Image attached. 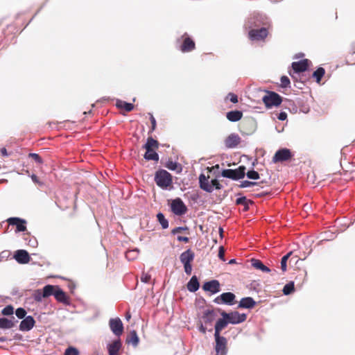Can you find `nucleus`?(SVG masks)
Instances as JSON below:
<instances>
[{
	"label": "nucleus",
	"mask_w": 355,
	"mask_h": 355,
	"mask_svg": "<svg viewBox=\"0 0 355 355\" xmlns=\"http://www.w3.org/2000/svg\"><path fill=\"white\" fill-rule=\"evenodd\" d=\"M157 219L163 229H166L168 227V221L165 218L163 213L159 212L157 214Z\"/></svg>",
	"instance_id": "nucleus-37"
},
{
	"label": "nucleus",
	"mask_w": 355,
	"mask_h": 355,
	"mask_svg": "<svg viewBox=\"0 0 355 355\" xmlns=\"http://www.w3.org/2000/svg\"><path fill=\"white\" fill-rule=\"evenodd\" d=\"M214 318H215L214 311L213 310H209V309L205 310L203 312V314L202 316V319L203 320V322L206 324H211L213 322V320H214Z\"/></svg>",
	"instance_id": "nucleus-30"
},
{
	"label": "nucleus",
	"mask_w": 355,
	"mask_h": 355,
	"mask_svg": "<svg viewBox=\"0 0 355 355\" xmlns=\"http://www.w3.org/2000/svg\"><path fill=\"white\" fill-rule=\"evenodd\" d=\"M64 355H79V351L73 347H69L64 352Z\"/></svg>",
	"instance_id": "nucleus-45"
},
{
	"label": "nucleus",
	"mask_w": 355,
	"mask_h": 355,
	"mask_svg": "<svg viewBox=\"0 0 355 355\" xmlns=\"http://www.w3.org/2000/svg\"><path fill=\"white\" fill-rule=\"evenodd\" d=\"M351 51L352 54L355 53V42L352 44Z\"/></svg>",
	"instance_id": "nucleus-64"
},
{
	"label": "nucleus",
	"mask_w": 355,
	"mask_h": 355,
	"mask_svg": "<svg viewBox=\"0 0 355 355\" xmlns=\"http://www.w3.org/2000/svg\"><path fill=\"white\" fill-rule=\"evenodd\" d=\"M187 288L188 291L191 293H195L199 289L200 283L198 277L196 275L191 277V278L187 284Z\"/></svg>",
	"instance_id": "nucleus-25"
},
{
	"label": "nucleus",
	"mask_w": 355,
	"mask_h": 355,
	"mask_svg": "<svg viewBox=\"0 0 355 355\" xmlns=\"http://www.w3.org/2000/svg\"><path fill=\"white\" fill-rule=\"evenodd\" d=\"M35 324V320L32 315H27L20 322L19 329L21 331H29Z\"/></svg>",
	"instance_id": "nucleus-15"
},
{
	"label": "nucleus",
	"mask_w": 355,
	"mask_h": 355,
	"mask_svg": "<svg viewBox=\"0 0 355 355\" xmlns=\"http://www.w3.org/2000/svg\"><path fill=\"white\" fill-rule=\"evenodd\" d=\"M29 157H32L37 164L43 163L42 157L37 153H31L29 154Z\"/></svg>",
	"instance_id": "nucleus-48"
},
{
	"label": "nucleus",
	"mask_w": 355,
	"mask_h": 355,
	"mask_svg": "<svg viewBox=\"0 0 355 355\" xmlns=\"http://www.w3.org/2000/svg\"><path fill=\"white\" fill-rule=\"evenodd\" d=\"M149 115H150V121L151 125H156L157 122H156L155 118L153 116V115L151 113H149Z\"/></svg>",
	"instance_id": "nucleus-61"
},
{
	"label": "nucleus",
	"mask_w": 355,
	"mask_h": 355,
	"mask_svg": "<svg viewBox=\"0 0 355 355\" xmlns=\"http://www.w3.org/2000/svg\"><path fill=\"white\" fill-rule=\"evenodd\" d=\"M155 182L162 189H166L172 182V175L164 169H159L155 174Z\"/></svg>",
	"instance_id": "nucleus-1"
},
{
	"label": "nucleus",
	"mask_w": 355,
	"mask_h": 355,
	"mask_svg": "<svg viewBox=\"0 0 355 355\" xmlns=\"http://www.w3.org/2000/svg\"><path fill=\"white\" fill-rule=\"evenodd\" d=\"M236 295L232 292H225L220 294L214 300L217 304H226L232 306L235 304Z\"/></svg>",
	"instance_id": "nucleus-6"
},
{
	"label": "nucleus",
	"mask_w": 355,
	"mask_h": 355,
	"mask_svg": "<svg viewBox=\"0 0 355 355\" xmlns=\"http://www.w3.org/2000/svg\"><path fill=\"white\" fill-rule=\"evenodd\" d=\"M177 240L178 241H182V242L187 243L189 241V238L187 236H178Z\"/></svg>",
	"instance_id": "nucleus-58"
},
{
	"label": "nucleus",
	"mask_w": 355,
	"mask_h": 355,
	"mask_svg": "<svg viewBox=\"0 0 355 355\" xmlns=\"http://www.w3.org/2000/svg\"><path fill=\"white\" fill-rule=\"evenodd\" d=\"M202 288L205 291H209L211 294H215L220 291V283L216 279L205 282L202 285Z\"/></svg>",
	"instance_id": "nucleus-18"
},
{
	"label": "nucleus",
	"mask_w": 355,
	"mask_h": 355,
	"mask_svg": "<svg viewBox=\"0 0 355 355\" xmlns=\"http://www.w3.org/2000/svg\"><path fill=\"white\" fill-rule=\"evenodd\" d=\"M210 184L213 187V189L220 190L223 188L222 184L219 182L217 178H214L210 181Z\"/></svg>",
	"instance_id": "nucleus-47"
},
{
	"label": "nucleus",
	"mask_w": 355,
	"mask_h": 355,
	"mask_svg": "<svg viewBox=\"0 0 355 355\" xmlns=\"http://www.w3.org/2000/svg\"><path fill=\"white\" fill-rule=\"evenodd\" d=\"M171 209L176 216H182L187 211V207L180 198H176L171 201Z\"/></svg>",
	"instance_id": "nucleus-5"
},
{
	"label": "nucleus",
	"mask_w": 355,
	"mask_h": 355,
	"mask_svg": "<svg viewBox=\"0 0 355 355\" xmlns=\"http://www.w3.org/2000/svg\"><path fill=\"white\" fill-rule=\"evenodd\" d=\"M324 73V69L322 67H320L315 71H313L312 76L315 79L317 83H320Z\"/></svg>",
	"instance_id": "nucleus-35"
},
{
	"label": "nucleus",
	"mask_w": 355,
	"mask_h": 355,
	"mask_svg": "<svg viewBox=\"0 0 355 355\" xmlns=\"http://www.w3.org/2000/svg\"><path fill=\"white\" fill-rule=\"evenodd\" d=\"M109 325L111 331L116 336H120L123 334V324L120 318L110 319Z\"/></svg>",
	"instance_id": "nucleus-13"
},
{
	"label": "nucleus",
	"mask_w": 355,
	"mask_h": 355,
	"mask_svg": "<svg viewBox=\"0 0 355 355\" xmlns=\"http://www.w3.org/2000/svg\"><path fill=\"white\" fill-rule=\"evenodd\" d=\"M268 32L266 27H262L258 29H252L249 31L248 35L251 40L261 41L268 36Z\"/></svg>",
	"instance_id": "nucleus-11"
},
{
	"label": "nucleus",
	"mask_w": 355,
	"mask_h": 355,
	"mask_svg": "<svg viewBox=\"0 0 355 355\" xmlns=\"http://www.w3.org/2000/svg\"><path fill=\"white\" fill-rule=\"evenodd\" d=\"M194 257V252L189 248L181 253L180 255V260L182 264H189L193 261Z\"/></svg>",
	"instance_id": "nucleus-23"
},
{
	"label": "nucleus",
	"mask_w": 355,
	"mask_h": 355,
	"mask_svg": "<svg viewBox=\"0 0 355 355\" xmlns=\"http://www.w3.org/2000/svg\"><path fill=\"white\" fill-rule=\"evenodd\" d=\"M245 166H239L235 169H223L221 172V176L233 180H239L245 176Z\"/></svg>",
	"instance_id": "nucleus-3"
},
{
	"label": "nucleus",
	"mask_w": 355,
	"mask_h": 355,
	"mask_svg": "<svg viewBox=\"0 0 355 355\" xmlns=\"http://www.w3.org/2000/svg\"><path fill=\"white\" fill-rule=\"evenodd\" d=\"M165 166L171 171H177L178 169V171H180L182 170L180 164L177 162H173L172 160H168L166 163Z\"/></svg>",
	"instance_id": "nucleus-38"
},
{
	"label": "nucleus",
	"mask_w": 355,
	"mask_h": 355,
	"mask_svg": "<svg viewBox=\"0 0 355 355\" xmlns=\"http://www.w3.org/2000/svg\"><path fill=\"white\" fill-rule=\"evenodd\" d=\"M1 154L3 157H8V153L7 152V150L5 148H3L1 149Z\"/></svg>",
	"instance_id": "nucleus-62"
},
{
	"label": "nucleus",
	"mask_w": 355,
	"mask_h": 355,
	"mask_svg": "<svg viewBox=\"0 0 355 355\" xmlns=\"http://www.w3.org/2000/svg\"><path fill=\"white\" fill-rule=\"evenodd\" d=\"M188 230V227L187 226L184 227H177L171 230V234L175 235L182 231Z\"/></svg>",
	"instance_id": "nucleus-51"
},
{
	"label": "nucleus",
	"mask_w": 355,
	"mask_h": 355,
	"mask_svg": "<svg viewBox=\"0 0 355 355\" xmlns=\"http://www.w3.org/2000/svg\"><path fill=\"white\" fill-rule=\"evenodd\" d=\"M252 201L248 200L245 196H241L238 198L236 200V205H242L244 206V211H248L249 209V205L252 204Z\"/></svg>",
	"instance_id": "nucleus-34"
},
{
	"label": "nucleus",
	"mask_w": 355,
	"mask_h": 355,
	"mask_svg": "<svg viewBox=\"0 0 355 355\" xmlns=\"http://www.w3.org/2000/svg\"><path fill=\"white\" fill-rule=\"evenodd\" d=\"M259 184V182H252V181H249V180H243L241 182V184H239V187L240 188H248V187H254V186H257Z\"/></svg>",
	"instance_id": "nucleus-43"
},
{
	"label": "nucleus",
	"mask_w": 355,
	"mask_h": 355,
	"mask_svg": "<svg viewBox=\"0 0 355 355\" xmlns=\"http://www.w3.org/2000/svg\"><path fill=\"white\" fill-rule=\"evenodd\" d=\"M1 313L3 315L10 316L14 313V308L12 305H7L1 310Z\"/></svg>",
	"instance_id": "nucleus-42"
},
{
	"label": "nucleus",
	"mask_w": 355,
	"mask_h": 355,
	"mask_svg": "<svg viewBox=\"0 0 355 355\" xmlns=\"http://www.w3.org/2000/svg\"><path fill=\"white\" fill-rule=\"evenodd\" d=\"M18 321H13L12 320L8 319L7 318H0V329H9L12 328L15 322Z\"/></svg>",
	"instance_id": "nucleus-28"
},
{
	"label": "nucleus",
	"mask_w": 355,
	"mask_h": 355,
	"mask_svg": "<svg viewBox=\"0 0 355 355\" xmlns=\"http://www.w3.org/2000/svg\"><path fill=\"white\" fill-rule=\"evenodd\" d=\"M209 177L205 176L204 173H201L199 175V185L200 188L203 191L211 193L213 191V187L210 184L208 180Z\"/></svg>",
	"instance_id": "nucleus-22"
},
{
	"label": "nucleus",
	"mask_w": 355,
	"mask_h": 355,
	"mask_svg": "<svg viewBox=\"0 0 355 355\" xmlns=\"http://www.w3.org/2000/svg\"><path fill=\"white\" fill-rule=\"evenodd\" d=\"M225 318L230 324H237L245 321L247 315L245 313H240L239 312L234 311L230 313H227L223 311Z\"/></svg>",
	"instance_id": "nucleus-7"
},
{
	"label": "nucleus",
	"mask_w": 355,
	"mask_h": 355,
	"mask_svg": "<svg viewBox=\"0 0 355 355\" xmlns=\"http://www.w3.org/2000/svg\"><path fill=\"white\" fill-rule=\"evenodd\" d=\"M281 87L283 88H286L289 87L291 82L290 79L286 76H282L281 77Z\"/></svg>",
	"instance_id": "nucleus-46"
},
{
	"label": "nucleus",
	"mask_w": 355,
	"mask_h": 355,
	"mask_svg": "<svg viewBox=\"0 0 355 355\" xmlns=\"http://www.w3.org/2000/svg\"><path fill=\"white\" fill-rule=\"evenodd\" d=\"M198 330H199L201 333H202V334H205V333H206V331H207V327H205V326L203 325L202 322H200V326H199V327H198Z\"/></svg>",
	"instance_id": "nucleus-60"
},
{
	"label": "nucleus",
	"mask_w": 355,
	"mask_h": 355,
	"mask_svg": "<svg viewBox=\"0 0 355 355\" xmlns=\"http://www.w3.org/2000/svg\"><path fill=\"white\" fill-rule=\"evenodd\" d=\"M116 107L119 109H123L126 112H131L134 109V105L120 99L116 101Z\"/></svg>",
	"instance_id": "nucleus-29"
},
{
	"label": "nucleus",
	"mask_w": 355,
	"mask_h": 355,
	"mask_svg": "<svg viewBox=\"0 0 355 355\" xmlns=\"http://www.w3.org/2000/svg\"><path fill=\"white\" fill-rule=\"evenodd\" d=\"M122 347V343L120 338L113 340L107 344V349L109 355H119V351Z\"/></svg>",
	"instance_id": "nucleus-20"
},
{
	"label": "nucleus",
	"mask_w": 355,
	"mask_h": 355,
	"mask_svg": "<svg viewBox=\"0 0 355 355\" xmlns=\"http://www.w3.org/2000/svg\"><path fill=\"white\" fill-rule=\"evenodd\" d=\"M51 295H53L55 300L65 305H70V300L67 293L59 286H53L51 289Z\"/></svg>",
	"instance_id": "nucleus-8"
},
{
	"label": "nucleus",
	"mask_w": 355,
	"mask_h": 355,
	"mask_svg": "<svg viewBox=\"0 0 355 355\" xmlns=\"http://www.w3.org/2000/svg\"><path fill=\"white\" fill-rule=\"evenodd\" d=\"M144 158L147 160H153L157 162L159 160V155L157 152L153 150V149H146V153L144 155Z\"/></svg>",
	"instance_id": "nucleus-32"
},
{
	"label": "nucleus",
	"mask_w": 355,
	"mask_h": 355,
	"mask_svg": "<svg viewBox=\"0 0 355 355\" xmlns=\"http://www.w3.org/2000/svg\"><path fill=\"white\" fill-rule=\"evenodd\" d=\"M227 99H229L232 103H238V96L234 93H229L226 97Z\"/></svg>",
	"instance_id": "nucleus-50"
},
{
	"label": "nucleus",
	"mask_w": 355,
	"mask_h": 355,
	"mask_svg": "<svg viewBox=\"0 0 355 355\" xmlns=\"http://www.w3.org/2000/svg\"><path fill=\"white\" fill-rule=\"evenodd\" d=\"M155 128H156V125H151V128L149 130L148 134L152 133L155 130Z\"/></svg>",
	"instance_id": "nucleus-63"
},
{
	"label": "nucleus",
	"mask_w": 355,
	"mask_h": 355,
	"mask_svg": "<svg viewBox=\"0 0 355 355\" xmlns=\"http://www.w3.org/2000/svg\"><path fill=\"white\" fill-rule=\"evenodd\" d=\"M14 259L20 264H26L30 261V255L25 250H17L14 254Z\"/></svg>",
	"instance_id": "nucleus-17"
},
{
	"label": "nucleus",
	"mask_w": 355,
	"mask_h": 355,
	"mask_svg": "<svg viewBox=\"0 0 355 355\" xmlns=\"http://www.w3.org/2000/svg\"><path fill=\"white\" fill-rule=\"evenodd\" d=\"M215 345L214 349L216 354L214 355H227V340L223 336H214Z\"/></svg>",
	"instance_id": "nucleus-4"
},
{
	"label": "nucleus",
	"mask_w": 355,
	"mask_h": 355,
	"mask_svg": "<svg viewBox=\"0 0 355 355\" xmlns=\"http://www.w3.org/2000/svg\"><path fill=\"white\" fill-rule=\"evenodd\" d=\"M266 94L262 97V101L267 108L278 107L282 102V97L275 92L266 91Z\"/></svg>",
	"instance_id": "nucleus-2"
},
{
	"label": "nucleus",
	"mask_w": 355,
	"mask_h": 355,
	"mask_svg": "<svg viewBox=\"0 0 355 355\" xmlns=\"http://www.w3.org/2000/svg\"><path fill=\"white\" fill-rule=\"evenodd\" d=\"M31 178L33 182L38 184H42V182L39 180L37 176L36 175L32 174L31 175Z\"/></svg>",
	"instance_id": "nucleus-57"
},
{
	"label": "nucleus",
	"mask_w": 355,
	"mask_h": 355,
	"mask_svg": "<svg viewBox=\"0 0 355 355\" xmlns=\"http://www.w3.org/2000/svg\"><path fill=\"white\" fill-rule=\"evenodd\" d=\"M9 225L16 226V232H24L26 230V220L19 217H10L7 220Z\"/></svg>",
	"instance_id": "nucleus-14"
},
{
	"label": "nucleus",
	"mask_w": 355,
	"mask_h": 355,
	"mask_svg": "<svg viewBox=\"0 0 355 355\" xmlns=\"http://www.w3.org/2000/svg\"><path fill=\"white\" fill-rule=\"evenodd\" d=\"M250 263L252 267L254 268L259 270L263 272H270V269L265 266L261 261L259 259H257L254 258H252L250 259Z\"/></svg>",
	"instance_id": "nucleus-27"
},
{
	"label": "nucleus",
	"mask_w": 355,
	"mask_h": 355,
	"mask_svg": "<svg viewBox=\"0 0 355 355\" xmlns=\"http://www.w3.org/2000/svg\"><path fill=\"white\" fill-rule=\"evenodd\" d=\"M257 304V302L251 297H245L241 298L240 300L238 307L241 309H252Z\"/></svg>",
	"instance_id": "nucleus-24"
},
{
	"label": "nucleus",
	"mask_w": 355,
	"mask_h": 355,
	"mask_svg": "<svg viewBox=\"0 0 355 355\" xmlns=\"http://www.w3.org/2000/svg\"><path fill=\"white\" fill-rule=\"evenodd\" d=\"M243 112L240 110H231L226 113L227 119L231 122H237L241 119Z\"/></svg>",
	"instance_id": "nucleus-26"
},
{
	"label": "nucleus",
	"mask_w": 355,
	"mask_h": 355,
	"mask_svg": "<svg viewBox=\"0 0 355 355\" xmlns=\"http://www.w3.org/2000/svg\"><path fill=\"white\" fill-rule=\"evenodd\" d=\"M151 278V276L147 273H143L141 277V281L144 283H148Z\"/></svg>",
	"instance_id": "nucleus-54"
},
{
	"label": "nucleus",
	"mask_w": 355,
	"mask_h": 355,
	"mask_svg": "<svg viewBox=\"0 0 355 355\" xmlns=\"http://www.w3.org/2000/svg\"><path fill=\"white\" fill-rule=\"evenodd\" d=\"M277 119L279 121H284L287 119V113L286 112L282 111L277 115Z\"/></svg>",
	"instance_id": "nucleus-56"
},
{
	"label": "nucleus",
	"mask_w": 355,
	"mask_h": 355,
	"mask_svg": "<svg viewBox=\"0 0 355 355\" xmlns=\"http://www.w3.org/2000/svg\"><path fill=\"white\" fill-rule=\"evenodd\" d=\"M241 141V138L239 135L232 133L225 139V145L227 148H234Z\"/></svg>",
	"instance_id": "nucleus-16"
},
{
	"label": "nucleus",
	"mask_w": 355,
	"mask_h": 355,
	"mask_svg": "<svg viewBox=\"0 0 355 355\" xmlns=\"http://www.w3.org/2000/svg\"><path fill=\"white\" fill-rule=\"evenodd\" d=\"M138 252H139V250L137 248L134 249V250H128L125 253V257L128 260H133L137 256Z\"/></svg>",
	"instance_id": "nucleus-44"
},
{
	"label": "nucleus",
	"mask_w": 355,
	"mask_h": 355,
	"mask_svg": "<svg viewBox=\"0 0 355 355\" xmlns=\"http://www.w3.org/2000/svg\"><path fill=\"white\" fill-rule=\"evenodd\" d=\"M310 61L308 59H304L300 61L293 62L292 63V68L295 73L304 72L309 68Z\"/></svg>",
	"instance_id": "nucleus-19"
},
{
	"label": "nucleus",
	"mask_w": 355,
	"mask_h": 355,
	"mask_svg": "<svg viewBox=\"0 0 355 355\" xmlns=\"http://www.w3.org/2000/svg\"><path fill=\"white\" fill-rule=\"evenodd\" d=\"M14 313H15V315L17 316V318H18L19 319H24L25 317H26V311L22 308V307H19V308H17L15 311H14Z\"/></svg>",
	"instance_id": "nucleus-41"
},
{
	"label": "nucleus",
	"mask_w": 355,
	"mask_h": 355,
	"mask_svg": "<svg viewBox=\"0 0 355 355\" xmlns=\"http://www.w3.org/2000/svg\"><path fill=\"white\" fill-rule=\"evenodd\" d=\"M225 250L224 247L223 245H220L218 249V258L223 261H226V259L225 258Z\"/></svg>",
	"instance_id": "nucleus-49"
},
{
	"label": "nucleus",
	"mask_w": 355,
	"mask_h": 355,
	"mask_svg": "<svg viewBox=\"0 0 355 355\" xmlns=\"http://www.w3.org/2000/svg\"><path fill=\"white\" fill-rule=\"evenodd\" d=\"M258 18H261V17L257 16L249 19L248 21V24H246L245 26H248V28H252L253 24L255 23V20H259Z\"/></svg>",
	"instance_id": "nucleus-52"
},
{
	"label": "nucleus",
	"mask_w": 355,
	"mask_h": 355,
	"mask_svg": "<svg viewBox=\"0 0 355 355\" xmlns=\"http://www.w3.org/2000/svg\"><path fill=\"white\" fill-rule=\"evenodd\" d=\"M28 245L31 246V247H33V248H35V247L37 246V241L34 237H33L31 239H28Z\"/></svg>",
	"instance_id": "nucleus-55"
},
{
	"label": "nucleus",
	"mask_w": 355,
	"mask_h": 355,
	"mask_svg": "<svg viewBox=\"0 0 355 355\" xmlns=\"http://www.w3.org/2000/svg\"><path fill=\"white\" fill-rule=\"evenodd\" d=\"M325 234L327 235L324 239L325 240H332L335 238V236L334 234V233H327L326 232Z\"/></svg>",
	"instance_id": "nucleus-59"
},
{
	"label": "nucleus",
	"mask_w": 355,
	"mask_h": 355,
	"mask_svg": "<svg viewBox=\"0 0 355 355\" xmlns=\"http://www.w3.org/2000/svg\"><path fill=\"white\" fill-rule=\"evenodd\" d=\"M53 285L47 284L42 289H36L33 293V297L37 302H42L43 298L49 297L51 295V289Z\"/></svg>",
	"instance_id": "nucleus-9"
},
{
	"label": "nucleus",
	"mask_w": 355,
	"mask_h": 355,
	"mask_svg": "<svg viewBox=\"0 0 355 355\" xmlns=\"http://www.w3.org/2000/svg\"><path fill=\"white\" fill-rule=\"evenodd\" d=\"M295 291L294 282L291 281L287 283L283 288L282 292L285 295H289L293 293Z\"/></svg>",
	"instance_id": "nucleus-36"
},
{
	"label": "nucleus",
	"mask_w": 355,
	"mask_h": 355,
	"mask_svg": "<svg viewBox=\"0 0 355 355\" xmlns=\"http://www.w3.org/2000/svg\"><path fill=\"white\" fill-rule=\"evenodd\" d=\"M144 149H157L159 148V142L150 137L147 139L146 144L143 146Z\"/></svg>",
	"instance_id": "nucleus-33"
},
{
	"label": "nucleus",
	"mask_w": 355,
	"mask_h": 355,
	"mask_svg": "<svg viewBox=\"0 0 355 355\" xmlns=\"http://www.w3.org/2000/svg\"><path fill=\"white\" fill-rule=\"evenodd\" d=\"M222 318H219L214 327V336H220L221 331L225 329L229 323L223 311L220 312Z\"/></svg>",
	"instance_id": "nucleus-21"
},
{
	"label": "nucleus",
	"mask_w": 355,
	"mask_h": 355,
	"mask_svg": "<svg viewBox=\"0 0 355 355\" xmlns=\"http://www.w3.org/2000/svg\"><path fill=\"white\" fill-rule=\"evenodd\" d=\"M293 155L288 148H280L279 149L272 157L273 162H285L290 159Z\"/></svg>",
	"instance_id": "nucleus-10"
},
{
	"label": "nucleus",
	"mask_w": 355,
	"mask_h": 355,
	"mask_svg": "<svg viewBox=\"0 0 355 355\" xmlns=\"http://www.w3.org/2000/svg\"><path fill=\"white\" fill-rule=\"evenodd\" d=\"M245 175L248 179L257 180L260 178L259 173L254 171L253 168L251 170H249L247 173H245Z\"/></svg>",
	"instance_id": "nucleus-40"
},
{
	"label": "nucleus",
	"mask_w": 355,
	"mask_h": 355,
	"mask_svg": "<svg viewBox=\"0 0 355 355\" xmlns=\"http://www.w3.org/2000/svg\"><path fill=\"white\" fill-rule=\"evenodd\" d=\"M126 343L131 344L134 347H137L139 343V338L135 330H132L130 332V337L127 338Z\"/></svg>",
	"instance_id": "nucleus-31"
},
{
	"label": "nucleus",
	"mask_w": 355,
	"mask_h": 355,
	"mask_svg": "<svg viewBox=\"0 0 355 355\" xmlns=\"http://www.w3.org/2000/svg\"><path fill=\"white\" fill-rule=\"evenodd\" d=\"M182 38L183 39V42L180 46V50L182 53L191 52L195 49V42L187 35V33L182 35Z\"/></svg>",
	"instance_id": "nucleus-12"
},
{
	"label": "nucleus",
	"mask_w": 355,
	"mask_h": 355,
	"mask_svg": "<svg viewBox=\"0 0 355 355\" xmlns=\"http://www.w3.org/2000/svg\"><path fill=\"white\" fill-rule=\"evenodd\" d=\"M292 254V252H289L286 255L282 257L281 259V269L283 272L286 271L287 270V261Z\"/></svg>",
	"instance_id": "nucleus-39"
},
{
	"label": "nucleus",
	"mask_w": 355,
	"mask_h": 355,
	"mask_svg": "<svg viewBox=\"0 0 355 355\" xmlns=\"http://www.w3.org/2000/svg\"><path fill=\"white\" fill-rule=\"evenodd\" d=\"M184 266V272L187 275H189L191 274V271H192V266H191V263H187V264H183Z\"/></svg>",
	"instance_id": "nucleus-53"
}]
</instances>
